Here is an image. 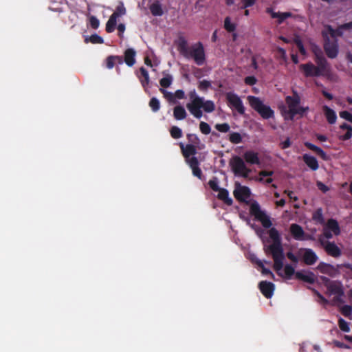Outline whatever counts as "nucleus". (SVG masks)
<instances>
[{"mask_svg": "<svg viewBox=\"0 0 352 352\" xmlns=\"http://www.w3.org/2000/svg\"><path fill=\"white\" fill-rule=\"evenodd\" d=\"M341 313L345 317H349L352 314V307L350 305H344L341 308Z\"/></svg>", "mask_w": 352, "mask_h": 352, "instance_id": "nucleus-53", "label": "nucleus"}, {"mask_svg": "<svg viewBox=\"0 0 352 352\" xmlns=\"http://www.w3.org/2000/svg\"><path fill=\"white\" fill-rule=\"evenodd\" d=\"M322 110L327 122L331 124H334L337 119L336 112L327 105H324L322 107Z\"/></svg>", "mask_w": 352, "mask_h": 352, "instance_id": "nucleus-27", "label": "nucleus"}, {"mask_svg": "<svg viewBox=\"0 0 352 352\" xmlns=\"http://www.w3.org/2000/svg\"><path fill=\"white\" fill-rule=\"evenodd\" d=\"M327 30H328L329 33L330 34L331 36L333 38H335L337 36L341 37L343 35V30H342V28H341L340 25L336 29H333L331 25H328Z\"/></svg>", "mask_w": 352, "mask_h": 352, "instance_id": "nucleus-35", "label": "nucleus"}, {"mask_svg": "<svg viewBox=\"0 0 352 352\" xmlns=\"http://www.w3.org/2000/svg\"><path fill=\"white\" fill-rule=\"evenodd\" d=\"M208 186L214 192H217L221 188L219 186V179L217 177H213L211 179L209 180Z\"/></svg>", "mask_w": 352, "mask_h": 352, "instance_id": "nucleus-43", "label": "nucleus"}, {"mask_svg": "<svg viewBox=\"0 0 352 352\" xmlns=\"http://www.w3.org/2000/svg\"><path fill=\"white\" fill-rule=\"evenodd\" d=\"M266 12L270 14L272 19H278V24L283 23L285 19L291 17L292 15L291 12H276L272 8H267L266 9Z\"/></svg>", "mask_w": 352, "mask_h": 352, "instance_id": "nucleus-20", "label": "nucleus"}, {"mask_svg": "<svg viewBox=\"0 0 352 352\" xmlns=\"http://www.w3.org/2000/svg\"><path fill=\"white\" fill-rule=\"evenodd\" d=\"M160 91L162 94H163L164 95V97L169 102H171V103H175L176 102V100L175 99V96H174V94L171 93V92H169L168 91H166V89H163V88H160Z\"/></svg>", "mask_w": 352, "mask_h": 352, "instance_id": "nucleus-42", "label": "nucleus"}, {"mask_svg": "<svg viewBox=\"0 0 352 352\" xmlns=\"http://www.w3.org/2000/svg\"><path fill=\"white\" fill-rule=\"evenodd\" d=\"M117 14H112L106 23V31L108 33L114 32L117 24Z\"/></svg>", "mask_w": 352, "mask_h": 352, "instance_id": "nucleus-33", "label": "nucleus"}, {"mask_svg": "<svg viewBox=\"0 0 352 352\" xmlns=\"http://www.w3.org/2000/svg\"><path fill=\"white\" fill-rule=\"evenodd\" d=\"M324 50L327 56L330 58H335L338 54V45L335 43L330 42L327 38L324 43Z\"/></svg>", "mask_w": 352, "mask_h": 352, "instance_id": "nucleus-18", "label": "nucleus"}, {"mask_svg": "<svg viewBox=\"0 0 352 352\" xmlns=\"http://www.w3.org/2000/svg\"><path fill=\"white\" fill-rule=\"evenodd\" d=\"M113 14H117V18L121 15H124L126 14V8L122 3L121 5L117 6L116 11Z\"/></svg>", "mask_w": 352, "mask_h": 352, "instance_id": "nucleus-54", "label": "nucleus"}, {"mask_svg": "<svg viewBox=\"0 0 352 352\" xmlns=\"http://www.w3.org/2000/svg\"><path fill=\"white\" fill-rule=\"evenodd\" d=\"M217 192H219L217 198L219 200L223 201L228 206L232 205L233 201L230 197H229V192L228 190L221 188Z\"/></svg>", "mask_w": 352, "mask_h": 352, "instance_id": "nucleus-29", "label": "nucleus"}, {"mask_svg": "<svg viewBox=\"0 0 352 352\" xmlns=\"http://www.w3.org/2000/svg\"><path fill=\"white\" fill-rule=\"evenodd\" d=\"M89 25L93 29H98L100 25V21L95 16L89 17Z\"/></svg>", "mask_w": 352, "mask_h": 352, "instance_id": "nucleus-51", "label": "nucleus"}, {"mask_svg": "<svg viewBox=\"0 0 352 352\" xmlns=\"http://www.w3.org/2000/svg\"><path fill=\"white\" fill-rule=\"evenodd\" d=\"M291 146V140L289 138H287V139L280 143V147L282 149H285L289 148Z\"/></svg>", "mask_w": 352, "mask_h": 352, "instance_id": "nucleus-62", "label": "nucleus"}, {"mask_svg": "<svg viewBox=\"0 0 352 352\" xmlns=\"http://www.w3.org/2000/svg\"><path fill=\"white\" fill-rule=\"evenodd\" d=\"M170 133L173 138L179 139L182 137V131L177 126H173L170 129Z\"/></svg>", "mask_w": 352, "mask_h": 352, "instance_id": "nucleus-41", "label": "nucleus"}, {"mask_svg": "<svg viewBox=\"0 0 352 352\" xmlns=\"http://www.w3.org/2000/svg\"><path fill=\"white\" fill-rule=\"evenodd\" d=\"M215 129L221 133H227L230 131V126L228 123L217 124Z\"/></svg>", "mask_w": 352, "mask_h": 352, "instance_id": "nucleus-48", "label": "nucleus"}, {"mask_svg": "<svg viewBox=\"0 0 352 352\" xmlns=\"http://www.w3.org/2000/svg\"><path fill=\"white\" fill-rule=\"evenodd\" d=\"M289 231L295 240L304 241L308 239V237H306V234L302 228L297 223L291 224Z\"/></svg>", "mask_w": 352, "mask_h": 352, "instance_id": "nucleus-17", "label": "nucleus"}, {"mask_svg": "<svg viewBox=\"0 0 352 352\" xmlns=\"http://www.w3.org/2000/svg\"><path fill=\"white\" fill-rule=\"evenodd\" d=\"M123 64V58L121 56H109L106 59V67L108 69H112L115 64Z\"/></svg>", "mask_w": 352, "mask_h": 352, "instance_id": "nucleus-28", "label": "nucleus"}, {"mask_svg": "<svg viewBox=\"0 0 352 352\" xmlns=\"http://www.w3.org/2000/svg\"><path fill=\"white\" fill-rule=\"evenodd\" d=\"M312 219L314 221L320 223V224H322L324 223V217H323V214H322V208H318L314 213H313V215H312Z\"/></svg>", "mask_w": 352, "mask_h": 352, "instance_id": "nucleus-38", "label": "nucleus"}, {"mask_svg": "<svg viewBox=\"0 0 352 352\" xmlns=\"http://www.w3.org/2000/svg\"><path fill=\"white\" fill-rule=\"evenodd\" d=\"M300 251H304L302 260L306 265H311L317 261L318 256L313 250L309 248H302Z\"/></svg>", "mask_w": 352, "mask_h": 352, "instance_id": "nucleus-19", "label": "nucleus"}, {"mask_svg": "<svg viewBox=\"0 0 352 352\" xmlns=\"http://www.w3.org/2000/svg\"><path fill=\"white\" fill-rule=\"evenodd\" d=\"M229 140L232 144H239L242 142L241 135L238 132H232L229 135Z\"/></svg>", "mask_w": 352, "mask_h": 352, "instance_id": "nucleus-40", "label": "nucleus"}, {"mask_svg": "<svg viewBox=\"0 0 352 352\" xmlns=\"http://www.w3.org/2000/svg\"><path fill=\"white\" fill-rule=\"evenodd\" d=\"M173 82V77L170 74H166L164 77L160 79V84L162 88H168L170 86Z\"/></svg>", "mask_w": 352, "mask_h": 352, "instance_id": "nucleus-37", "label": "nucleus"}, {"mask_svg": "<svg viewBox=\"0 0 352 352\" xmlns=\"http://www.w3.org/2000/svg\"><path fill=\"white\" fill-rule=\"evenodd\" d=\"M250 212L256 219L259 221L265 228H271L272 223L270 217L266 213L261 210L260 205L256 202H253L250 207Z\"/></svg>", "mask_w": 352, "mask_h": 352, "instance_id": "nucleus-6", "label": "nucleus"}, {"mask_svg": "<svg viewBox=\"0 0 352 352\" xmlns=\"http://www.w3.org/2000/svg\"><path fill=\"white\" fill-rule=\"evenodd\" d=\"M173 116L177 120H182L186 118L187 113L184 107L177 105L173 109Z\"/></svg>", "mask_w": 352, "mask_h": 352, "instance_id": "nucleus-30", "label": "nucleus"}, {"mask_svg": "<svg viewBox=\"0 0 352 352\" xmlns=\"http://www.w3.org/2000/svg\"><path fill=\"white\" fill-rule=\"evenodd\" d=\"M244 82L246 85L252 86L256 83L257 80L254 76H250L245 78Z\"/></svg>", "mask_w": 352, "mask_h": 352, "instance_id": "nucleus-55", "label": "nucleus"}, {"mask_svg": "<svg viewBox=\"0 0 352 352\" xmlns=\"http://www.w3.org/2000/svg\"><path fill=\"white\" fill-rule=\"evenodd\" d=\"M320 242L328 255L334 258H338L341 256L342 251L334 242L321 239L320 240Z\"/></svg>", "mask_w": 352, "mask_h": 352, "instance_id": "nucleus-11", "label": "nucleus"}, {"mask_svg": "<svg viewBox=\"0 0 352 352\" xmlns=\"http://www.w3.org/2000/svg\"><path fill=\"white\" fill-rule=\"evenodd\" d=\"M287 257L293 263H297L298 262V258L296 256H295L292 252H287Z\"/></svg>", "mask_w": 352, "mask_h": 352, "instance_id": "nucleus-58", "label": "nucleus"}, {"mask_svg": "<svg viewBox=\"0 0 352 352\" xmlns=\"http://www.w3.org/2000/svg\"><path fill=\"white\" fill-rule=\"evenodd\" d=\"M284 272L285 277L288 279H290L292 276L296 274L294 267L289 264H287L285 266Z\"/></svg>", "mask_w": 352, "mask_h": 352, "instance_id": "nucleus-44", "label": "nucleus"}, {"mask_svg": "<svg viewBox=\"0 0 352 352\" xmlns=\"http://www.w3.org/2000/svg\"><path fill=\"white\" fill-rule=\"evenodd\" d=\"M148 105L153 112H157L160 109V100L155 97L151 98Z\"/></svg>", "mask_w": 352, "mask_h": 352, "instance_id": "nucleus-39", "label": "nucleus"}, {"mask_svg": "<svg viewBox=\"0 0 352 352\" xmlns=\"http://www.w3.org/2000/svg\"><path fill=\"white\" fill-rule=\"evenodd\" d=\"M245 162L250 164H260L258 154L252 151H248L243 154Z\"/></svg>", "mask_w": 352, "mask_h": 352, "instance_id": "nucleus-25", "label": "nucleus"}, {"mask_svg": "<svg viewBox=\"0 0 352 352\" xmlns=\"http://www.w3.org/2000/svg\"><path fill=\"white\" fill-rule=\"evenodd\" d=\"M233 195L239 202H246L247 199L250 197L251 191L248 186H242L239 182H236Z\"/></svg>", "mask_w": 352, "mask_h": 352, "instance_id": "nucleus-9", "label": "nucleus"}, {"mask_svg": "<svg viewBox=\"0 0 352 352\" xmlns=\"http://www.w3.org/2000/svg\"><path fill=\"white\" fill-rule=\"evenodd\" d=\"M302 159L307 166H309L312 170H316L318 168V162L315 157L308 154H305L302 156Z\"/></svg>", "mask_w": 352, "mask_h": 352, "instance_id": "nucleus-26", "label": "nucleus"}, {"mask_svg": "<svg viewBox=\"0 0 352 352\" xmlns=\"http://www.w3.org/2000/svg\"><path fill=\"white\" fill-rule=\"evenodd\" d=\"M338 325L340 329L344 332H349L350 327L349 323L344 320L343 318H340L338 320Z\"/></svg>", "mask_w": 352, "mask_h": 352, "instance_id": "nucleus-47", "label": "nucleus"}, {"mask_svg": "<svg viewBox=\"0 0 352 352\" xmlns=\"http://www.w3.org/2000/svg\"><path fill=\"white\" fill-rule=\"evenodd\" d=\"M136 55V52L132 49L129 48L124 52V57L123 59V63L124 62L129 67H132L135 63V56Z\"/></svg>", "mask_w": 352, "mask_h": 352, "instance_id": "nucleus-24", "label": "nucleus"}, {"mask_svg": "<svg viewBox=\"0 0 352 352\" xmlns=\"http://www.w3.org/2000/svg\"><path fill=\"white\" fill-rule=\"evenodd\" d=\"M340 265H337V267H335L331 264L326 263L324 262H320L317 269L322 273L327 274L328 276L331 277H336L339 274V270L338 267Z\"/></svg>", "mask_w": 352, "mask_h": 352, "instance_id": "nucleus-14", "label": "nucleus"}, {"mask_svg": "<svg viewBox=\"0 0 352 352\" xmlns=\"http://www.w3.org/2000/svg\"><path fill=\"white\" fill-rule=\"evenodd\" d=\"M192 170V175L199 179L202 178V171L199 168V162L196 157H192L189 163L188 164Z\"/></svg>", "mask_w": 352, "mask_h": 352, "instance_id": "nucleus-22", "label": "nucleus"}, {"mask_svg": "<svg viewBox=\"0 0 352 352\" xmlns=\"http://www.w3.org/2000/svg\"><path fill=\"white\" fill-rule=\"evenodd\" d=\"M199 129L204 135H208L211 132L210 126L207 122L203 121L199 123Z\"/></svg>", "mask_w": 352, "mask_h": 352, "instance_id": "nucleus-46", "label": "nucleus"}, {"mask_svg": "<svg viewBox=\"0 0 352 352\" xmlns=\"http://www.w3.org/2000/svg\"><path fill=\"white\" fill-rule=\"evenodd\" d=\"M269 236L273 243L265 248L266 254L271 253L274 260V269L278 272L283 267L285 255L281 243V237L278 231L275 228H271L268 231Z\"/></svg>", "mask_w": 352, "mask_h": 352, "instance_id": "nucleus-2", "label": "nucleus"}, {"mask_svg": "<svg viewBox=\"0 0 352 352\" xmlns=\"http://www.w3.org/2000/svg\"><path fill=\"white\" fill-rule=\"evenodd\" d=\"M248 100L250 107L257 111L263 118L269 119L274 116V111L270 107L264 104L259 98L249 96H248Z\"/></svg>", "mask_w": 352, "mask_h": 352, "instance_id": "nucleus-4", "label": "nucleus"}, {"mask_svg": "<svg viewBox=\"0 0 352 352\" xmlns=\"http://www.w3.org/2000/svg\"><path fill=\"white\" fill-rule=\"evenodd\" d=\"M140 74L137 73V76L145 91L147 90L148 86L150 82V78L148 71L144 67H141L139 69Z\"/></svg>", "mask_w": 352, "mask_h": 352, "instance_id": "nucleus-21", "label": "nucleus"}, {"mask_svg": "<svg viewBox=\"0 0 352 352\" xmlns=\"http://www.w3.org/2000/svg\"><path fill=\"white\" fill-rule=\"evenodd\" d=\"M339 115L341 118L352 123V114L350 112L347 111H342L340 112Z\"/></svg>", "mask_w": 352, "mask_h": 352, "instance_id": "nucleus-52", "label": "nucleus"}, {"mask_svg": "<svg viewBox=\"0 0 352 352\" xmlns=\"http://www.w3.org/2000/svg\"><path fill=\"white\" fill-rule=\"evenodd\" d=\"M299 67L300 69L303 72L304 76L307 78L322 76V74L320 72L319 68H318L311 62H309L306 64H301Z\"/></svg>", "mask_w": 352, "mask_h": 352, "instance_id": "nucleus-13", "label": "nucleus"}, {"mask_svg": "<svg viewBox=\"0 0 352 352\" xmlns=\"http://www.w3.org/2000/svg\"><path fill=\"white\" fill-rule=\"evenodd\" d=\"M151 14L155 16H160L163 15V10L162 6L158 1L153 2L149 7Z\"/></svg>", "mask_w": 352, "mask_h": 352, "instance_id": "nucleus-34", "label": "nucleus"}, {"mask_svg": "<svg viewBox=\"0 0 352 352\" xmlns=\"http://www.w3.org/2000/svg\"><path fill=\"white\" fill-rule=\"evenodd\" d=\"M230 166L235 175L241 176L244 178H247L251 172V170L246 166L243 160L237 155L234 156L230 160Z\"/></svg>", "mask_w": 352, "mask_h": 352, "instance_id": "nucleus-5", "label": "nucleus"}, {"mask_svg": "<svg viewBox=\"0 0 352 352\" xmlns=\"http://www.w3.org/2000/svg\"><path fill=\"white\" fill-rule=\"evenodd\" d=\"M211 87V83L210 81L206 80H203L199 82L198 88L201 91H206L208 88Z\"/></svg>", "mask_w": 352, "mask_h": 352, "instance_id": "nucleus-49", "label": "nucleus"}, {"mask_svg": "<svg viewBox=\"0 0 352 352\" xmlns=\"http://www.w3.org/2000/svg\"><path fill=\"white\" fill-rule=\"evenodd\" d=\"M174 96H175V98L183 99L185 97V94L183 90L178 89L175 92Z\"/></svg>", "mask_w": 352, "mask_h": 352, "instance_id": "nucleus-61", "label": "nucleus"}, {"mask_svg": "<svg viewBox=\"0 0 352 352\" xmlns=\"http://www.w3.org/2000/svg\"><path fill=\"white\" fill-rule=\"evenodd\" d=\"M274 174V172L272 170H261L259 173V175L261 177H271Z\"/></svg>", "mask_w": 352, "mask_h": 352, "instance_id": "nucleus-64", "label": "nucleus"}, {"mask_svg": "<svg viewBox=\"0 0 352 352\" xmlns=\"http://www.w3.org/2000/svg\"><path fill=\"white\" fill-rule=\"evenodd\" d=\"M329 294L336 295V301H340V297L344 294L342 284L340 281L332 280L326 287Z\"/></svg>", "mask_w": 352, "mask_h": 352, "instance_id": "nucleus-10", "label": "nucleus"}, {"mask_svg": "<svg viewBox=\"0 0 352 352\" xmlns=\"http://www.w3.org/2000/svg\"><path fill=\"white\" fill-rule=\"evenodd\" d=\"M292 94V96H287L285 98V102L289 108L288 113L291 120H294V116L296 115V112L294 111V109H296L300 103V97L298 92L293 90Z\"/></svg>", "mask_w": 352, "mask_h": 352, "instance_id": "nucleus-8", "label": "nucleus"}, {"mask_svg": "<svg viewBox=\"0 0 352 352\" xmlns=\"http://www.w3.org/2000/svg\"><path fill=\"white\" fill-rule=\"evenodd\" d=\"M277 51L280 54V58L283 59L284 61L287 60V55H286V51L282 47H278Z\"/></svg>", "mask_w": 352, "mask_h": 352, "instance_id": "nucleus-60", "label": "nucleus"}, {"mask_svg": "<svg viewBox=\"0 0 352 352\" xmlns=\"http://www.w3.org/2000/svg\"><path fill=\"white\" fill-rule=\"evenodd\" d=\"M187 139L190 142L189 144H193L195 146L200 144V139L196 134L189 133L187 135Z\"/></svg>", "mask_w": 352, "mask_h": 352, "instance_id": "nucleus-45", "label": "nucleus"}, {"mask_svg": "<svg viewBox=\"0 0 352 352\" xmlns=\"http://www.w3.org/2000/svg\"><path fill=\"white\" fill-rule=\"evenodd\" d=\"M223 27L228 32H234L236 28V24L231 22V19L229 16L225 18Z\"/></svg>", "mask_w": 352, "mask_h": 352, "instance_id": "nucleus-36", "label": "nucleus"}, {"mask_svg": "<svg viewBox=\"0 0 352 352\" xmlns=\"http://www.w3.org/2000/svg\"><path fill=\"white\" fill-rule=\"evenodd\" d=\"M327 228L333 232L336 236L340 234V228L338 221L336 219H330L327 221Z\"/></svg>", "mask_w": 352, "mask_h": 352, "instance_id": "nucleus-32", "label": "nucleus"}, {"mask_svg": "<svg viewBox=\"0 0 352 352\" xmlns=\"http://www.w3.org/2000/svg\"><path fill=\"white\" fill-rule=\"evenodd\" d=\"M342 30H352V21L340 25Z\"/></svg>", "mask_w": 352, "mask_h": 352, "instance_id": "nucleus-63", "label": "nucleus"}, {"mask_svg": "<svg viewBox=\"0 0 352 352\" xmlns=\"http://www.w3.org/2000/svg\"><path fill=\"white\" fill-rule=\"evenodd\" d=\"M89 41L94 44H102L104 42L103 38L96 34L90 36Z\"/></svg>", "mask_w": 352, "mask_h": 352, "instance_id": "nucleus-50", "label": "nucleus"}, {"mask_svg": "<svg viewBox=\"0 0 352 352\" xmlns=\"http://www.w3.org/2000/svg\"><path fill=\"white\" fill-rule=\"evenodd\" d=\"M314 60L322 76H328L331 72V67L324 56L321 54H316Z\"/></svg>", "mask_w": 352, "mask_h": 352, "instance_id": "nucleus-12", "label": "nucleus"}, {"mask_svg": "<svg viewBox=\"0 0 352 352\" xmlns=\"http://www.w3.org/2000/svg\"><path fill=\"white\" fill-rule=\"evenodd\" d=\"M179 146L186 162L188 164L191 157H194L193 155L197 153V146L193 144H186L184 146L182 142L179 143Z\"/></svg>", "mask_w": 352, "mask_h": 352, "instance_id": "nucleus-16", "label": "nucleus"}, {"mask_svg": "<svg viewBox=\"0 0 352 352\" xmlns=\"http://www.w3.org/2000/svg\"><path fill=\"white\" fill-rule=\"evenodd\" d=\"M228 105L234 109L239 114L243 115L245 111L243 103L240 97L235 93L230 91L226 94Z\"/></svg>", "mask_w": 352, "mask_h": 352, "instance_id": "nucleus-7", "label": "nucleus"}, {"mask_svg": "<svg viewBox=\"0 0 352 352\" xmlns=\"http://www.w3.org/2000/svg\"><path fill=\"white\" fill-rule=\"evenodd\" d=\"M317 186L322 192H327L329 190V187L321 182H317Z\"/></svg>", "mask_w": 352, "mask_h": 352, "instance_id": "nucleus-59", "label": "nucleus"}, {"mask_svg": "<svg viewBox=\"0 0 352 352\" xmlns=\"http://www.w3.org/2000/svg\"><path fill=\"white\" fill-rule=\"evenodd\" d=\"M258 288L265 298H271L274 294L275 285L272 282L262 280L258 283Z\"/></svg>", "mask_w": 352, "mask_h": 352, "instance_id": "nucleus-15", "label": "nucleus"}, {"mask_svg": "<svg viewBox=\"0 0 352 352\" xmlns=\"http://www.w3.org/2000/svg\"><path fill=\"white\" fill-rule=\"evenodd\" d=\"M305 146L308 149L311 150L312 151L315 152L322 159H323V160H326L327 159V154L321 148L314 145L312 143L308 142L305 143Z\"/></svg>", "mask_w": 352, "mask_h": 352, "instance_id": "nucleus-31", "label": "nucleus"}, {"mask_svg": "<svg viewBox=\"0 0 352 352\" xmlns=\"http://www.w3.org/2000/svg\"><path fill=\"white\" fill-rule=\"evenodd\" d=\"M177 50L184 58L192 59L197 65H203L206 62L204 47L200 41L188 46L187 41L181 37L177 44Z\"/></svg>", "mask_w": 352, "mask_h": 352, "instance_id": "nucleus-1", "label": "nucleus"}, {"mask_svg": "<svg viewBox=\"0 0 352 352\" xmlns=\"http://www.w3.org/2000/svg\"><path fill=\"white\" fill-rule=\"evenodd\" d=\"M309 110V107H297L296 109H294V111L296 112V115H300L301 116Z\"/></svg>", "mask_w": 352, "mask_h": 352, "instance_id": "nucleus-57", "label": "nucleus"}, {"mask_svg": "<svg viewBox=\"0 0 352 352\" xmlns=\"http://www.w3.org/2000/svg\"><path fill=\"white\" fill-rule=\"evenodd\" d=\"M186 107L190 113L196 118L203 116L201 109L206 113H211L215 109V104L212 100H204V98H197L192 104H187Z\"/></svg>", "mask_w": 352, "mask_h": 352, "instance_id": "nucleus-3", "label": "nucleus"}, {"mask_svg": "<svg viewBox=\"0 0 352 352\" xmlns=\"http://www.w3.org/2000/svg\"><path fill=\"white\" fill-rule=\"evenodd\" d=\"M295 277L296 279L301 280L310 284L314 283L316 280L315 275L311 272H309L307 274H305L304 272L298 271L295 274Z\"/></svg>", "mask_w": 352, "mask_h": 352, "instance_id": "nucleus-23", "label": "nucleus"}, {"mask_svg": "<svg viewBox=\"0 0 352 352\" xmlns=\"http://www.w3.org/2000/svg\"><path fill=\"white\" fill-rule=\"evenodd\" d=\"M256 0H241L242 6L241 9H245L247 8L251 7L256 3Z\"/></svg>", "mask_w": 352, "mask_h": 352, "instance_id": "nucleus-56", "label": "nucleus"}]
</instances>
